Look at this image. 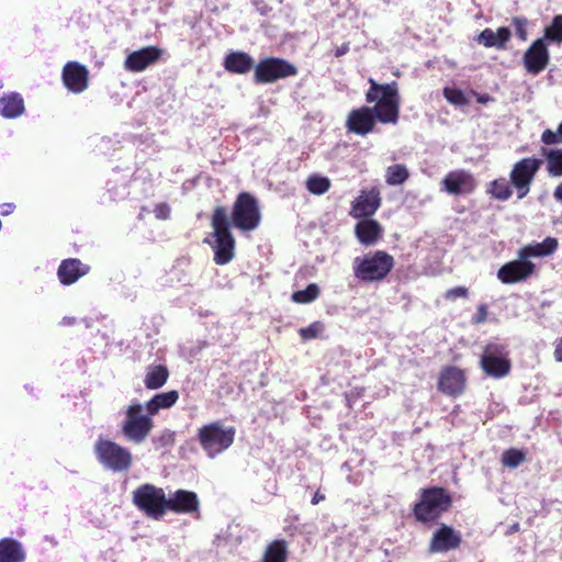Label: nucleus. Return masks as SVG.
Wrapping results in <instances>:
<instances>
[{
	"label": "nucleus",
	"mask_w": 562,
	"mask_h": 562,
	"mask_svg": "<svg viewBox=\"0 0 562 562\" xmlns=\"http://www.w3.org/2000/svg\"><path fill=\"white\" fill-rule=\"evenodd\" d=\"M369 89L366 92L367 103L349 112L346 128L349 133L364 136L375 130L376 122L381 124H396L400 119L401 94L398 83H379L373 78L368 79Z\"/></svg>",
	"instance_id": "f257e3e1"
},
{
	"label": "nucleus",
	"mask_w": 562,
	"mask_h": 562,
	"mask_svg": "<svg viewBox=\"0 0 562 562\" xmlns=\"http://www.w3.org/2000/svg\"><path fill=\"white\" fill-rule=\"evenodd\" d=\"M453 506V497L442 486H429L419 490V497L413 505L412 514L417 522L436 524Z\"/></svg>",
	"instance_id": "f03ea898"
},
{
	"label": "nucleus",
	"mask_w": 562,
	"mask_h": 562,
	"mask_svg": "<svg viewBox=\"0 0 562 562\" xmlns=\"http://www.w3.org/2000/svg\"><path fill=\"white\" fill-rule=\"evenodd\" d=\"M211 226L214 238L211 247L214 252L213 260L218 266H225L235 257L236 240L231 232V221L226 207L216 206L211 216Z\"/></svg>",
	"instance_id": "7ed1b4c3"
},
{
	"label": "nucleus",
	"mask_w": 562,
	"mask_h": 562,
	"mask_svg": "<svg viewBox=\"0 0 562 562\" xmlns=\"http://www.w3.org/2000/svg\"><path fill=\"white\" fill-rule=\"evenodd\" d=\"M395 265L393 256L385 250L370 251L356 257L352 262L355 277L363 283L380 282L387 278Z\"/></svg>",
	"instance_id": "20e7f679"
},
{
	"label": "nucleus",
	"mask_w": 562,
	"mask_h": 562,
	"mask_svg": "<svg viewBox=\"0 0 562 562\" xmlns=\"http://www.w3.org/2000/svg\"><path fill=\"white\" fill-rule=\"evenodd\" d=\"M154 426L153 416L145 411L142 403L133 402L125 408L121 431L128 441L136 445L144 442Z\"/></svg>",
	"instance_id": "39448f33"
},
{
	"label": "nucleus",
	"mask_w": 562,
	"mask_h": 562,
	"mask_svg": "<svg viewBox=\"0 0 562 562\" xmlns=\"http://www.w3.org/2000/svg\"><path fill=\"white\" fill-rule=\"evenodd\" d=\"M98 461L113 472L128 471L133 463L131 451L117 442L99 437L93 447Z\"/></svg>",
	"instance_id": "423d86ee"
},
{
	"label": "nucleus",
	"mask_w": 562,
	"mask_h": 562,
	"mask_svg": "<svg viewBox=\"0 0 562 562\" xmlns=\"http://www.w3.org/2000/svg\"><path fill=\"white\" fill-rule=\"evenodd\" d=\"M231 227L241 232L255 231L261 222L258 200L249 192H240L233 204Z\"/></svg>",
	"instance_id": "0eeeda50"
},
{
	"label": "nucleus",
	"mask_w": 562,
	"mask_h": 562,
	"mask_svg": "<svg viewBox=\"0 0 562 562\" xmlns=\"http://www.w3.org/2000/svg\"><path fill=\"white\" fill-rule=\"evenodd\" d=\"M132 501L149 518L159 520L166 515V493L154 484L145 483L136 487L132 493Z\"/></svg>",
	"instance_id": "6e6552de"
},
{
	"label": "nucleus",
	"mask_w": 562,
	"mask_h": 562,
	"mask_svg": "<svg viewBox=\"0 0 562 562\" xmlns=\"http://www.w3.org/2000/svg\"><path fill=\"white\" fill-rule=\"evenodd\" d=\"M196 438L207 456L215 457L233 445L235 428H225L220 422H213L199 428Z\"/></svg>",
	"instance_id": "1a4fd4ad"
},
{
	"label": "nucleus",
	"mask_w": 562,
	"mask_h": 562,
	"mask_svg": "<svg viewBox=\"0 0 562 562\" xmlns=\"http://www.w3.org/2000/svg\"><path fill=\"white\" fill-rule=\"evenodd\" d=\"M542 166V160L536 157H526L514 164L509 179L519 200L530 192L531 184Z\"/></svg>",
	"instance_id": "9d476101"
},
{
	"label": "nucleus",
	"mask_w": 562,
	"mask_h": 562,
	"mask_svg": "<svg viewBox=\"0 0 562 562\" xmlns=\"http://www.w3.org/2000/svg\"><path fill=\"white\" fill-rule=\"evenodd\" d=\"M296 74L297 68L290 61L278 57H267L255 66L254 80L256 83H272Z\"/></svg>",
	"instance_id": "9b49d317"
},
{
	"label": "nucleus",
	"mask_w": 562,
	"mask_h": 562,
	"mask_svg": "<svg viewBox=\"0 0 562 562\" xmlns=\"http://www.w3.org/2000/svg\"><path fill=\"white\" fill-rule=\"evenodd\" d=\"M505 347L497 344H487L484 353L481 357V368L493 378L499 379L506 376L512 368L510 360L503 356Z\"/></svg>",
	"instance_id": "f8f14e48"
},
{
	"label": "nucleus",
	"mask_w": 562,
	"mask_h": 562,
	"mask_svg": "<svg viewBox=\"0 0 562 562\" xmlns=\"http://www.w3.org/2000/svg\"><path fill=\"white\" fill-rule=\"evenodd\" d=\"M541 142L547 145H557L562 143V122L557 131L547 128L541 134ZM541 154L547 160V171L551 177L562 176V149L541 148Z\"/></svg>",
	"instance_id": "ddd939ff"
},
{
	"label": "nucleus",
	"mask_w": 562,
	"mask_h": 562,
	"mask_svg": "<svg viewBox=\"0 0 562 562\" xmlns=\"http://www.w3.org/2000/svg\"><path fill=\"white\" fill-rule=\"evenodd\" d=\"M477 187L474 176L465 169L448 172L441 180V190L451 195H468Z\"/></svg>",
	"instance_id": "4468645a"
},
{
	"label": "nucleus",
	"mask_w": 562,
	"mask_h": 562,
	"mask_svg": "<svg viewBox=\"0 0 562 562\" xmlns=\"http://www.w3.org/2000/svg\"><path fill=\"white\" fill-rule=\"evenodd\" d=\"M462 535L452 526L441 524L431 535L428 550L430 553H446L460 548Z\"/></svg>",
	"instance_id": "2eb2a0df"
},
{
	"label": "nucleus",
	"mask_w": 562,
	"mask_h": 562,
	"mask_svg": "<svg viewBox=\"0 0 562 562\" xmlns=\"http://www.w3.org/2000/svg\"><path fill=\"white\" fill-rule=\"evenodd\" d=\"M467 376L462 369L454 366L443 367L438 378V390L451 397H458L465 391Z\"/></svg>",
	"instance_id": "dca6fc26"
},
{
	"label": "nucleus",
	"mask_w": 562,
	"mask_h": 562,
	"mask_svg": "<svg viewBox=\"0 0 562 562\" xmlns=\"http://www.w3.org/2000/svg\"><path fill=\"white\" fill-rule=\"evenodd\" d=\"M550 53L544 38H538L531 43L522 56L526 71L531 75H539L549 65Z\"/></svg>",
	"instance_id": "f3484780"
},
{
	"label": "nucleus",
	"mask_w": 562,
	"mask_h": 562,
	"mask_svg": "<svg viewBox=\"0 0 562 562\" xmlns=\"http://www.w3.org/2000/svg\"><path fill=\"white\" fill-rule=\"evenodd\" d=\"M536 266L528 259H518L506 262L497 271L498 280L504 284H514L526 281L535 272Z\"/></svg>",
	"instance_id": "a211bd4d"
},
{
	"label": "nucleus",
	"mask_w": 562,
	"mask_h": 562,
	"mask_svg": "<svg viewBox=\"0 0 562 562\" xmlns=\"http://www.w3.org/2000/svg\"><path fill=\"white\" fill-rule=\"evenodd\" d=\"M381 201L379 188L372 187L369 190H361L351 203L350 215L353 218L371 217L381 206Z\"/></svg>",
	"instance_id": "6ab92c4d"
},
{
	"label": "nucleus",
	"mask_w": 562,
	"mask_h": 562,
	"mask_svg": "<svg viewBox=\"0 0 562 562\" xmlns=\"http://www.w3.org/2000/svg\"><path fill=\"white\" fill-rule=\"evenodd\" d=\"M61 78L72 93H81L89 86V70L78 61H68L63 68Z\"/></svg>",
	"instance_id": "aec40b11"
},
{
	"label": "nucleus",
	"mask_w": 562,
	"mask_h": 562,
	"mask_svg": "<svg viewBox=\"0 0 562 562\" xmlns=\"http://www.w3.org/2000/svg\"><path fill=\"white\" fill-rule=\"evenodd\" d=\"M162 55L158 46H146L127 55L124 68L132 72H142L147 67L157 63Z\"/></svg>",
	"instance_id": "412c9836"
},
{
	"label": "nucleus",
	"mask_w": 562,
	"mask_h": 562,
	"mask_svg": "<svg viewBox=\"0 0 562 562\" xmlns=\"http://www.w3.org/2000/svg\"><path fill=\"white\" fill-rule=\"evenodd\" d=\"M200 509V501L198 494L193 491L177 490L166 502V513L172 512L175 514H193Z\"/></svg>",
	"instance_id": "4be33fe9"
},
{
	"label": "nucleus",
	"mask_w": 562,
	"mask_h": 562,
	"mask_svg": "<svg viewBox=\"0 0 562 562\" xmlns=\"http://www.w3.org/2000/svg\"><path fill=\"white\" fill-rule=\"evenodd\" d=\"M90 271V267L78 258L64 259L57 270V276L63 285H71Z\"/></svg>",
	"instance_id": "5701e85b"
},
{
	"label": "nucleus",
	"mask_w": 562,
	"mask_h": 562,
	"mask_svg": "<svg viewBox=\"0 0 562 562\" xmlns=\"http://www.w3.org/2000/svg\"><path fill=\"white\" fill-rule=\"evenodd\" d=\"M355 234L360 244L372 246L382 239L383 227L376 220L368 217L356 224Z\"/></svg>",
	"instance_id": "b1692460"
},
{
	"label": "nucleus",
	"mask_w": 562,
	"mask_h": 562,
	"mask_svg": "<svg viewBox=\"0 0 562 562\" xmlns=\"http://www.w3.org/2000/svg\"><path fill=\"white\" fill-rule=\"evenodd\" d=\"M512 38V32L506 26L498 27L495 32L492 29H484L476 37L479 44L486 48L495 47L503 50Z\"/></svg>",
	"instance_id": "393cba45"
},
{
	"label": "nucleus",
	"mask_w": 562,
	"mask_h": 562,
	"mask_svg": "<svg viewBox=\"0 0 562 562\" xmlns=\"http://www.w3.org/2000/svg\"><path fill=\"white\" fill-rule=\"evenodd\" d=\"M180 397L177 390H169L154 394L145 404V411L153 417L158 415L162 409H170L176 405Z\"/></svg>",
	"instance_id": "a878e982"
},
{
	"label": "nucleus",
	"mask_w": 562,
	"mask_h": 562,
	"mask_svg": "<svg viewBox=\"0 0 562 562\" xmlns=\"http://www.w3.org/2000/svg\"><path fill=\"white\" fill-rule=\"evenodd\" d=\"M170 372L166 364H150L146 368L144 376V386L147 390L155 391L166 385Z\"/></svg>",
	"instance_id": "bb28decb"
},
{
	"label": "nucleus",
	"mask_w": 562,
	"mask_h": 562,
	"mask_svg": "<svg viewBox=\"0 0 562 562\" xmlns=\"http://www.w3.org/2000/svg\"><path fill=\"white\" fill-rule=\"evenodd\" d=\"M559 243L557 238L547 237L541 243L527 245L519 249L518 256L521 259L530 257H546L552 255L558 249Z\"/></svg>",
	"instance_id": "cd10ccee"
},
{
	"label": "nucleus",
	"mask_w": 562,
	"mask_h": 562,
	"mask_svg": "<svg viewBox=\"0 0 562 562\" xmlns=\"http://www.w3.org/2000/svg\"><path fill=\"white\" fill-rule=\"evenodd\" d=\"M254 66V59L245 52L229 53L224 60V67L232 74H246Z\"/></svg>",
	"instance_id": "c85d7f7f"
},
{
	"label": "nucleus",
	"mask_w": 562,
	"mask_h": 562,
	"mask_svg": "<svg viewBox=\"0 0 562 562\" xmlns=\"http://www.w3.org/2000/svg\"><path fill=\"white\" fill-rule=\"evenodd\" d=\"M23 98L16 93L11 92L0 98V114L7 119H15L24 112Z\"/></svg>",
	"instance_id": "c756f323"
},
{
	"label": "nucleus",
	"mask_w": 562,
	"mask_h": 562,
	"mask_svg": "<svg viewBox=\"0 0 562 562\" xmlns=\"http://www.w3.org/2000/svg\"><path fill=\"white\" fill-rule=\"evenodd\" d=\"M25 552L22 544L13 538L0 540V562H23Z\"/></svg>",
	"instance_id": "7c9ffc66"
},
{
	"label": "nucleus",
	"mask_w": 562,
	"mask_h": 562,
	"mask_svg": "<svg viewBox=\"0 0 562 562\" xmlns=\"http://www.w3.org/2000/svg\"><path fill=\"white\" fill-rule=\"evenodd\" d=\"M514 187L510 183V179L507 180L505 177L496 178L486 184V193L497 201H508L513 196Z\"/></svg>",
	"instance_id": "2f4dec72"
},
{
	"label": "nucleus",
	"mask_w": 562,
	"mask_h": 562,
	"mask_svg": "<svg viewBox=\"0 0 562 562\" xmlns=\"http://www.w3.org/2000/svg\"><path fill=\"white\" fill-rule=\"evenodd\" d=\"M286 560L288 546L283 539H277L269 543L262 558V562H286Z\"/></svg>",
	"instance_id": "473e14b6"
},
{
	"label": "nucleus",
	"mask_w": 562,
	"mask_h": 562,
	"mask_svg": "<svg viewBox=\"0 0 562 562\" xmlns=\"http://www.w3.org/2000/svg\"><path fill=\"white\" fill-rule=\"evenodd\" d=\"M409 177L408 169L403 164L389 166L385 170V182L389 186H401Z\"/></svg>",
	"instance_id": "72a5a7b5"
},
{
	"label": "nucleus",
	"mask_w": 562,
	"mask_h": 562,
	"mask_svg": "<svg viewBox=\"0 0 562 562\" xmlns=\"http://www.w3.org/2000/svg\"><path fill=\"white\" fill-rule=\"evenodd\" d=\"M331 187V182L327 177L319 175H312L306 180V189L310 193L322 195L326 193Z\"/></svg>",
	"instance_id": "f704fd0d"
},
{
	"label": "nucleus",
	"mask_w": 562,
	"mask_h": 562,
	"mask_svg": "<svg viewBox=\"0 0 562 562\" xmlns=\"http://www.w3.org/2000/svg\"><path fill=\"white\" fill-rule=\"evenodd\" d=\"M319 294V286L316 283H310L304 290L293 292L291 300L297 304H308L315 301Z\"/></svg>",
	"instance_id": "c9c22d12"
},
{
	"label": "nucleus",
	"mask_w": 562,
	"mask_h": 562,
	"mask_svg": "<svg viewBox=\"0 0 562 562\" xmlns=\"http://www.w3.org/2000/svg\"><path fill=\"white\" fill-rule=\"evenodd\" d=\"M526 460V453L517 448H509L502 453L501 461L504 467L515 469Z\"/></svg>",
	"instance_id": "e433bc0d"
},
{
	"label": "nucleus",
	"mask_w": 562,
	"mask_h": 562,
	"mask_svg": "<svg viewBox=\"0 0 562 562\" xmlns=\"http://www.w3.org/2000/svg\"><path fill=\"white\" fill-rule=\"evenodd\" d=\"M544 38L562 43V14L555 15L551 25L544 29Z\"/></svg>",
	"instance_id": "4c0bfd02"
},
{
	"label": "nucleus",
	"mask_w": 562,
	"mask_h": 562,
	"mask_svg": "<svg viewBox=\"0 0 562 562\" xmlns=\"http://www.w3.org/2000/svg\"><path fill=\"white\" fill-rule=\"evenodd\" d=\"M442 92L443 97L451 104L464 105L468 103V99L465 98L463 91L460 89L446 87Z\"/></svg>",
	"instance_id": "58836bf2"
},
{
	"label": "nucleus",
	"mask_w": 562,
	"mask_h": 562,
	"mask_svg": "<svg viewBox=\"0 0 562 562\" xmlns=\"http://www.w3.org/2000/svg\"><path fill=\"white\" fill-rule=\"evenodd\" d=\"M512 24L515 27V32L517 37L525 42L528 37L527 33V26H528V20L525 16H514L512 18Z\"/></svg>",
	"instance_id": "ea45409f"
},
{
	"label": "nucleus",
	"mask_w": 562,
	"mask_h": 562,
	"mask_svg": "<svg viewBox=\"0 0 562 562\" xmlns=\"http://www.w3.org/2000/svg\"><path fill=\"white\" fill-rule=\"evenodd\" d=\"M322 330L323 324L321 322H314L307 327L301 328L299 334L303 340H311L317 338Z\"/></svg>",
	"instance_id": "a19ab883"
},
{
	"label": "nucleus",
	"mask_w": 562,
	"mask_h": 562,
	"mask_svg": "<svg viewBox=\"0 0 562 562\" xmlns=\"http://www.w3.org/2000/svg\"><path fill=\"white\" fill-rule=\"evenodd\" d=\"M469 296V289L467 286H456L449 289L443 294V297L448 301L456 300L458 297L467 299Z\"/></svg>",
	"instance_id": "79ce46f5"
},
{
	"label": "nucleus",
	"mask_w": 562,
	"mask_h": 562,
	"mask_svg": "<svg viewBox=\"0 0 562 562\" xmlns=\"http://www.w3.org/2000/svg\"><path fill=\"white\" fill-rule=\"evenodd\" d=\"M154 214L157 220L166 221L170 217L171 209L166 202H160L154 206Z\"/></svg>",
	"instance_id": "37998d69"
},
{
	"label": "nucleus",
	"mask_w": 562,
	"mask_h": 562,
	"mask_svg": "<svg viewBox=\"0 0 562 562\" xmlns=\"http://www.w3.org/2000/svg\"><path fill=\"white\" fill-rule=\"evenodd\" d=\"M488 315L487 305L480 304L476 308V312L471 317V324L480 325L486 322Z\"/></svg>",
	"instance_id": "c03bdc74"
},
{
	"label": "nucleus",
	"mask_w": 562,
	"mask_h": 562,
	"mask_svg": "<svg viewBox=\"0 0 562 562\" xmlns=\"http://www.w3.org/2000/svg\"><path fill=\"white\" fill-rule=\"evenodd\" d=\"M175 440V432L167 429L156 439V442H158L160 447H168L173 445Z\"/></svg>",
	"instance_id": "a18cd8bd"
},
{
	"label": "nucleus",
	"mask_w": 562,
	"mask_h": 562,
	"mask_svg": "<svg viewBox=\"0 0 562 562\" xmlns=\"http://www.w3.org/2000/svg\"><path fill=\"white\" fill-rule=\"evenodd\" d=\"M553 355L558 362H562V337L555 341Z\"/></svg>",
	"instance_id": "49530a36"
},
{
	"label": "nucleus",
	"mask_w": 562,
	"mask_h": 562,
	"mask_svg": "<svg viewBox=\"0 0 562 562\" xmlns=\"http://www.w3.org/2000/svg\"><path fill=\"white\" fill-rule=\"evenodd\" d=\"M349 52V43H344L335 50L336 57H341Z\"/></svg>",
	"instance_id": "de8ad7c7"
},
{
	"label": "nucleus",
	"mask_w": 562,
	"mask_h": 562,
	"mask_svg": "<svg viewBox=\"0 0 562 562\" xmlns=\"http://www.w3.org/2000/svg\"><path fill=\"white\" fill-rule=\"evenodd\" d=\"M324 499H325V495L323 493H321L319 491H316L312 497L311 503L313 505H317L318 503L323 502Z\"/></svg>",
	"instance_id": "09e8293b"
},
{
	"label": "nucleus",
	"mask_w": 562,
	"mask_h": 562,
	"mask_svg": "<svg viewBox=\"0 0 562 562\" xmlns=\"http://www.w3.org/2000/svg\"><path fill=\"white\" fill-rule=\"evenodd\" d=\"M492 97L487 93H484V94H479L477 98H476V101L481 104H486L488 103L490 101H492Z\"/></svg>",
	"instance_id": "8fccbe9b"
},
{
	"label": "nucleus",
	"mask_w": 562,
	"mask_h": 562,
	"mask_svg": "<svg viewBox=\"0 0 562 562\" xmlns=\"http://www.w3.org/2000/svg\"><path fill=\"white\" fill-rule=\"evenodd\" d=\"M553 196L557 201L562 202V182L554 189Z\"/></svg>",
	"instance_id": "3c124183"
},
{
	"label": "nucleus",
	"mask_w": 562,
	"mask_h": 562,
	"mask_svg": "<svg viewBox=\"0 0 562 562\" xmlns=\"http://www.w3.org/2000/svg\"><path fill=\"white\" fill-rule=\"evenodd\" d=\"M347 406H348L349 408H351V403H350V401H349V400H347Z\"/></svg>",
	"instance_id": "603ef678"
},
{
	"label": "nucleus",
	"mask_w": 562,
	"mask_h": 562,
	"mask_svg": "<svg viewBox=\"0 0 562 562\" xmlns=\"http://www.w3.org/2000/svg\"><path fill=\"white\" fill-rule=\"evenodd\" d=\"M8 213H9V209H5V211L2 214H8Z\"/></svg>",
	"instance_id": "864d4df0"
},
{
	"label": "nucleus",
	"mask_w": 562,
	"mask_h": 562,
	"mask_svg": "<svg viewBox=\"0 0 562 562\" xmlns=\"http://www.w3.org/2000/svg\"><path fill=\"white\" fill-rule=\"evenodd\" d=\"M8 213H9V209H5V211L2 214H8Z\"/></svg>",
	"instance_id": "5fc2aeb1"
},
{
	"label": "nucleus",
	"mask_w": 562,
	"mask_h": 562,
	"mask_svg": "<svg viewBox=\"0 0 562 562\" xmlns=\"http://www.w3.org/2000/svg\"><path fill=\"white\" fill-rule=\"evenodd\" d=\"M1 87H2V86L0 85V88H1Z\"/></svg>",
	"instance_id": "6e6d98bb"
}]
</instances>
